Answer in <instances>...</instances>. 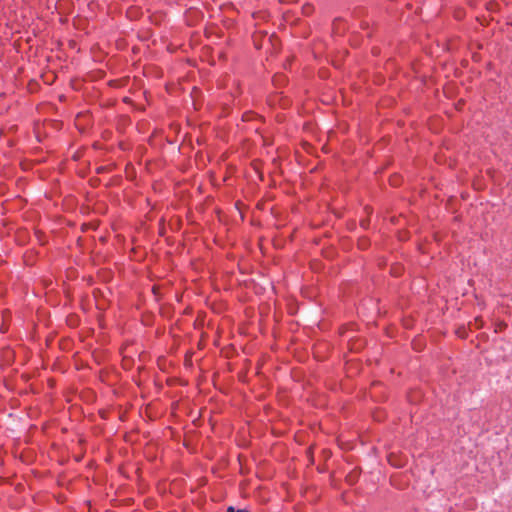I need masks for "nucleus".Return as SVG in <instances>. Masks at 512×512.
Instances as JSON below:
<instances>
[{"instance_id":"1","label":"nucleus","mask_w":512,"mask_h":512,"mask_svg":"<svg viewBox=\"0 0 512 512\" xmlns=\"http://www.w3.org/2000/svg\"><path fill=\"white\" fill-rule=\"evenodd\" d=\"M227 512H234V508L233 507H228Z\"/></svg>"},{"instance_id":"2","label":"nucleus","mask_w":512,"mask_h":512,"mask_svg":"<svg viewBox=\"0 0 512 512\" xmlns=\"http://www.w3.org/2000/svg\"><path fill=\"white\" fill-rule=\"evenodd\" d=\"M237 512H249V511L246 509H239V510H237Z\"/></svg>"}]
</instances>
